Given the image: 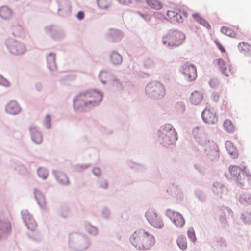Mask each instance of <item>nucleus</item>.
I'll list each match as a JSON object with an SVG mask.
<instances>
[{"label": "nucleus", "instance_id": "f257e3e1", "mask_svg": "<svg viewBox=\"0 0 251 251\" xmlns=\"http://www.w3.org/2000/svg\"><path fill=\"white\" fill-rule=\"evenodd\" d=\"M103 99V93L96 89L82 91L73 98V107L76 112H87L99 105Z\"/></svg>", "mask_w": 251, "mask_h": 251}, {"label": "nucleus", "instance_id": "f03ea898", "mask_svg": "<svg viewBox=\"0 0 251 251\" xmlns=\"http://www.w3.org/2000/svg\"><path fill=\"white\" fill-rule=\"evenodd\" d=\"M129 241L136 249L146 250L150 249L155 242L154 236L145 230H139L131 235Z\"/></svg>", "mask_w": 251, "mask_h": 251}, {"label": "nucleus", "instance_id": "7ed1b4c3", "mask_svg": "<svg viewBox=\"0 0 251 251\" xmlns=\"http://www.w3.org/2000/svg\"><path fill=\"white\" fill-rule=\"evenodd\" d=\"M68 244L69 248L75 251L87 250L91 246L90 238L81 232H72L68 235Z\"/></svg>", "mask_w": 251, "mask_h": 251}, {"label": "nucleus", "instance_id": "20e7f679", "mask_svg": "<svg viewBox=\"0 0 251 251\" xmlns=\"http://www.w3.org/2000/svg\"><path fill=\"white\" fill-rule=\"evenodd\" d=\"M157 134L158 142L166 147L174 145L178 139L176 131L170 124L162 125L158 130Z\"/></svg>", "mask_w": 251, "mask_h": 251}, {"label": "nucleus", "instance_id": "39448f33", "mask_svg": "<svg viewBox=\"0 0 251 251\" xmlns=\"http://www.w3.org/2000/svg\"><path fill=\"white\" fill-rule=\"evenodd\" d=\"M185 35L182 31L172 29L168 31L167 33L162 37L163 44L167 48L174 49L181 45L185 41Z\"/></svg>", "mask_w": 251, "mask_h": 251}, {"label": "nucleus", "instance_id": "423d86ee", "mask_svg": "<svg viewBox=\"0 0 251 251\" xmlns=\"http://www.w3.org/2000/svg\"><path fill=\"white\" fill-rule=\"evenodd\" d=\"M4 45L9 53L15 56L23 55L27 51L26 46L24 42L13 38L6 39Z\"/></svg>", "mask_w": 251, "mask_h": 251}, {"label": "nucleus", "instance_id": "0eeeda50", "mask_svg": "<svg viewBox=\"0 0 251 251\" xmlns=\"http://www.w3.org/2000/svg\"><path fill=\"white\" fill-rule=\"evenodd\" d=\"M145 92L149 97L157 100L163 98L165 95L164 86L158 81L148 83L145 88Z\"/></svg>", "mask_w": 251, "mask_h": 251}, {"label": "nucleus", "instance_id": "6e6552de", "mask_svg": "<svg viewBox=\"0 0 251 251\" xmlns=\"http://www.w3.org/2000/svg\"><path fill=\"white\" fill-rule=\"evenodd\" d=\"M205 147L204 152L207 157L206 163L212 164L219 160V150L217 145L213 141H208Z\"/></svg>", "mask_w": 251, "mask_h": 251}, {"label": "nucleus", "instance_id": "1a4fd4ad", "mask_svg": "<svg viewBox=\"0 0 251 251\" xmlns=\"http://www.w3.org/2000/svg\"><path fill=\"white\" fill-rule=\"evenodd\" d=\"M44 31L48 36L55 41H62L66 36V33L63 28L56 25L45 26Z\"/></svg>", "mask_w": 251, "mask_h": 251}, {"label": "nucleus", "instance_id": "9d476101", "mask_svg": "<svg viewBox=\"0 0 251 251\" xmlns=\"http://www.w3.org/2000/svg\"><path fill=\"white\" fill-rule=\"evenodd\" d=\"M179 71L188 82H192L197 78L196 67L190 62L187 61L181 64L179 68Z\"/></svg>", "mask_w": 251, "mask_h": 251}, {"label": "nucleus", "instance_id": "9b49d317", "mask_svg": "<svg viewBox=\"0 0 251 251\" xmlns=\"http://www.w3.org/2000/svg\"><path fill=\"white\" fill-rule=\"evenodd\" d=\"M145 217L149 223L153 227L161 229L164 226V223L161 217L157 214L155 210L148 209L145 213Z\"/></svg>", "mask_w": 251, "mask_h": 251}, {"label": "nucleus", "instance_id": "f8f14e48", "mask_svg": "<svg viewBox=\"0 0 251 251\" xmlns=\"http://www.w3.org/2000/svg\"><path fill=\"white\" fill-rule=\"evenodd\" d=\"M57 5V13L61 17H66L71 15L72 7L69 0H56Z\"/></svg>", "mask_w": 251, "mask_h": 251}, {"label": "nucleus", "instance_id": "ddd939ff", "mask_svg": "<svg viewBox=\"0 0 251 251\" xmlns=\"http://www.w3.org/2000/svg\"><path fill=\"white\" fill-rule=\"evenodd\" d=\"M192 134L197 142L202 146L206 145L208 141H211L207 139L204 129L202 127L197 126L194 128Z\"/></svg>", "mask_w": 251, "mask_h": 251}, {"label": "nucleus", "instance_id": "4468645a", "mask_svg": "<svg viewBox=\"0 0 251 251\" xmlns=\"http://www.w3.org/2000/svg\"><path fill=\"white\" fill-rule=\"evenodd\" d=\"M21 215L22 218L26 227L31 231H34L37 225L33 218L32 215L27 210H22Z\"/></svg>", "mask_w": 251, "mask_h": 251}, {"label": "nucleus", "instance_id": "2eb2a0df", "mask_svg": "<svg viewBox=\"0 0 251 251\" xmlns=\"http://www.w3.org/2000/svg\"><path fill=\"white\" fill-rule=\"evenodd\" d=\"M229 171L237 183L242 187L244 184V176L243 174H241L242 167L230 166L229 167Z\"/></svg>", "mask_w": 251, "mask_h": 251}, {"label": "nucleus", "instance_id": "dca6fc26", "mask_svg": "<svg viewBox=\"0 0 251 251\" xmlns=\"http://www.w3.org/2000/svg\"><path fill=\"white\" fill-rule=\"evenodd\" d=\"M11 226L8 219H0V240L6 238L10 235Z\"/></svg>", "mask_w": 251, "mask_h": 251}, {"label": "nucleus", "instance_id": "f3484780", "mask_svg": "<svg viewBox=\"0 0 251 251\" xmlns=\"http://www.w3.org/2000/svg\"><path fill=\"white\" fill-rule=\"evenodd\" d=\"M32 141L37 144H41L43 142V134L40 128L35 125L30 126L29 128Z\"/></svg>", "mask_w": 251, "mask_h": 251}, {"label": "nucleus", "instance_id": "a211bd4d", "mask_svg": "<svg viewBox=\"0 0 251 251\" xmlns=\"http://www.w3.org/2000/svg\"><path fill=\"white\" fill-rule=\"evenodd\" d=\"M5 112L9 115H17L22 111V108L15 100H10L5 106Z\"/></svg>", "mask_w": 251, "mask_h": 251}, {"label": "nucleus", "instance_id": "6ab92c4d", "mask_svg": "<svg viewBox=\"0 0 251 251\" xmlns=\"http://www.w3.org/2000/svg\"><path fill=\"white\" fill-rule=\"evenodd\" d=\"M211 190L213 195L217 199H221L223 194L227 190L226 186L223 183L218 181L213 182Z\"/></svg>", "mask_w": 251, "mask_h": 251}, {"label": "nucleus", "instance_id": "aec40b11", "mask_svg": "<svg viewBox=\"0 0 251 251\" xmlns=\"http://www.w3.org/2000/svg\"><path fill=\"white\" fill-rule=\"evenodd\" d=\"M203 121L207 124H214L218 121V118L214 112L210 109H205L201 113Z\"/></svg>", "mask_w": 251, "mask_h": 251}, {"label": "nucleus", "instance_id": "412c9836", "mask_svg": "<svg viewBox=\"0 0 251 251\" xmlns=\"http://www.w3.org/2000/svg\"><path fill=\"white\" fill-rule=\"evenodd\" d=\"M114 75L109 69H104L101 70L98 74V79L103 84L105 85L109 83Z\"/></svg>", "mask_w": 251, "mask_h": 251}, {"label": "nucleus", "instance_id": "4be33fe9", "mask_svg": "<svg viewBox=\"0 0 251 251\" xmlns=\"http://www.w3.org/2000/svg\"><path fill=\"white\" fill-rule=\"evenodd\" d=\"M47 66L48 70L51 73H54L57 70L56 62V54L53 52H50L46 54Z\"/></svg>", "mask_w": 251, "mask_h": 251}, {"label": "nucleus", "instance_id": "5701e85b", "mask_svg": "<svg viewBox=\"0 0 251 251\" xmlns=\"http://www.w3.org/2000/svg\"><path fill=\"white\" fill-rule=\"evenodd\" d=\"M106 37L111 42H119L123 37L122 32L117 29H109L106 33Z\"/></svg>", "mask_w": 251, "mask_h": 251}, {"label": "nucleus", "instance_id": "b1692460", "mask_svg": "<svg viewBox=\"0 0 251 251\" xmlns=\"http://www.w3.org/2000/svg\"><path fill=\"white\" fill-rule=\"evenodd\" d=\"M52 174L57 182L63 186L68 185L70 183L69 178L67 175L63 172L59 170L52 171Z\"/></svg>", "mask_w": 251, "mask_h": 251}, {"label": "nucleus", "instance_id": "393cba45", "mask_svg": "<svg viewBox=\"0 0 251 251\" xmlns=\"http://www.w3.org/2000/svg\"><path fill=\"white\" fill-rule=\"evenodd\" d=\"M127 166L133 171L143 173L146 171L147 166L145 164L139 163L129 160L127 162Z\"/></svg>", "mask_w": 251, "mask_h": 251}, {"label": "nucleus", "instance_id": "a878e982", "mask_svg": "<svg viewBox=\"0 0 251 251\" xmlns=\"http://www.w3.org/2000/svg\"><path fill=\"white\" fill-rule=\"evenodd\" d=\"M34 194L37 203L41 208L45 209L46 208L45 198L43 193L38 189H34Z\"/></svg>", "mask_w": 251, "mask_h": 251}, {"label": "nucleus", "instance_id": "bb28decb", "mask_svg": "<svg viewBox=\"0 0 251 251\" xmlns=\"http://www.w3.org/2000/svg\"><path fill=\"white\" fill-rule=\"evenodd\" d=\"M109 59L111 64L115 66H119L123 61L122 55L116 51H113L110 53Z\"/></svg>", "mask_w": 251, "mask_h": 251}, {"label": "nucleus", "instance_id": "cd10ccee", "mask_svg": "<svg viewBox=\"0 0 251 251\" xmlns=\"http://www.w3.org/2000/svg\"><path fill=\"white\" fill-rule=\"evenodd\" d=\"M218 65L222 73L226 76H228V72H231L230 67L226 64L223 59L219 58L217 60Z\"/></svg>", "mask_w": 251, "mask_h": 251}, {"label": "nucleus", "instance_id": "c85d7f7f", "mask_svg": "<svg viewBox=\"0 0 251 251\" xmlns=\"http://www.w3.org/2000/svg\"><path fill=\"white\" fill-rule=\"evenodd\" d=\"M13 11L11 8L7 6L0 7V17L5 20L9 19L12 17Z\"/></svg>", "mask_w": 251, "mask_h": 251}, {"label": "nucleus", "instance_id": "c756f323", "mask_svg": "<svg viewBox=\"0 0 251 251\" xmlns=\"http://www.w3.org/2000/svg\"><path fill=\"white\" fill-rule=\"evenodd\" d=\"M202 99V94L197 91H195L191 94L190 100L192 104L198 105L201 101Z\"/></svg>", "mask_w": 251, "mask_h": 251}, {"label": "nucleus", "instance_id": "7c9ffc66", "mask_svg": "<svg viewBox=\"0 0 251 251\" xmlns=\"http://www.w3.org/2000/svg\"><path fill=\"white\" fill-rule=\"evenodd\" d=\"M194 19L201 25H202L207 29H211V25L209 23L204 19L202 18L199 14L194 13L192 14Z\"/></svg>", "mask_w": 251, "mask_h": 251}, {"label": "nucleus", "instance_id": "2f4dec72", "mask_svg": "<svg viewBox=\"0 0 251 251\" xmlns=\"http://www.w3.org/2000/svg\"><path fill=\"white\" fill-rule=\"evenodd\" d=\"M238 47L241 53H244L246 56H251V46L248 43L246 42L240 43Z\"/></svg>", "mask_w": 251, "mask_h": 251}, {"label": "nucleus", "instance_id": "473e14b6", "mask_svg": "<svg viewBox=\"0 0 251 251\" xmlns=\"http://www.w3.org/2000/svg\"><path fill=\"white\" fill-rule=\"evenodd\" d=\"M225 148L231 157L236 158L237 157L236 149L230 141H227L225 142Z\"/></svg>", "mask_w": 251, "mask_h": 251}, {"label": "nucleus", "instance_id": "72a5a7b5", "mask_svg": "<svg viewBox=\"0 0 251 251\" xmlns=\"http://www.w3.org/2000/svg\"><path fill=\"white\" fill-rule=\"evenodd\" d=\"M84 228L88 233L93 236H96L98 234L99 231L98 228L96 226L91 225L90 223H85Z\"/></svg>", "mask_w": 251, "mask_h": 251}, {"label": "nucleus", "instance_id": "f704fd0d", "mask_svg": "<svg viewBox=\"0 0 251 251\" xmlns=\"http://www.w3.org/2000/svg\"><path fill=\"white\" fill-rule=\"evenodd\" d=\"M11 163L14 169L18 171L20 173L24 174L27 172V169L26 167L21 163V162L19 161L16 160H12L11 161Z\"/></svg>", "mask_w": 251, "mask_h": 251}, {"label": "nucleus", "instance_id": "c9c22d12", "mask_svg": "<svg viewBox=\"0 0 251 251\" xmlns=\"http://www.w3.org/2000/svg\"><path fill=\"white\" fill-rule=\"evenodd\" d=\"M239 202L243 204L248 205L251 204V194L249 193H243L239 198Z\"/></svg>", "mask_w": 251, "mask_h": 251}, {"label": "nucleus", "instance_id": "e433bc0d", "mask_svg": "<svg viewBox=\"0 0 251 251\" xmlns=\"http://www.w3.org/2000/svg\"><path fill=\"white\" fill-rule=\"evenodd\" d=\"M195 197L201 203H205L207 200L206 194L200 189H197L194 191Z\"/></svg>", "mask_w": 251, "mask_h": 251}, {"label": "nucleus", "instance_id": "4c0bfd02", "mask_svg": "<svg viewBox=\"0 0 251 251\" xmlns=\"http://www.w3.org/2000/svg\"><path fill=\"white\" fill-rule=\"evenodd\" d=\"M172 221L177 227H182L185 224L183 217L178 212Z\"/></svg>", "mask_w": 251, "mask_h": 251}, {"label": "nucleus", "instance_id": "58836bf2", "mask_svg": "<svg viewBox=\"0 0 251 251\" xmlns=\"http://www.w3.org/2000/svg\"><path fill=\"white\" fill-rule=\"evenodd\" d=\"M176 244L181 250H185L187 247L186 237L183 235H179L177 238Z\"/></svg>", "mask_w": 251, "mask_h": 251}, {"label": "nucleus", "instance_id": "ea45409f", "mask_svg": "<svg viewBox=\"0 0 251 251\" xmlns=\"http://www.w3.org/2000/svg\"><path fill=\"white\" fill-rule=\"evenodd\" d=\"M23 27L18 24H15L12 26V34L15 37H20L23 33Z\"/></svg>", "mask_w": 251, "mask_h": 251}, {"label": "nucleus", "instance_id": "a19ab883", "mask_svg": "<svg viewBox=\"0 0 251 251\" xmlns=\"http://www.w3.org/2000/svg\"><path fill=\"white\" fill-rule=\"evenodd\" d=\"M59 215L64 219L68 218L70 213V208L68 206H62L58 209Z\"/></svg>", "mask_w": 251, "mask_h": 251}, {"label": "nucleus", "instance_id": "79ce46f5", "mask_svg": "<svg viewBox=\"0 0 251 251\" xmlns=\"http://www.w3.org/2000/svg\"><path fill=\"white\" fill-rule=\"evenodd\" d=\"M109 83H110L117 90H122L123 88V84L120 80L118 79L115 75Z\"/></svg>", "mask_w": 251, "mask_h": 251}, {"label": "nucleus", "instance_id": "37998d69", "mask_svg": "<svg viewBox=\"0 0 251 251\" xmlns=\"http://www.w3.org/2000/svg\"><path fill=\"white\" fill-rule=\"evenodd\" d=\"M194 167L201 175H203L206 173V167L202 162L195 163Z\"/></svg>", "mask_w": 251, "mask_h": 251}, {"label": "nucleus", "instance_id": "c03bdc74", "mask_svg": "<svg viewBox=\"0 0 251 251\" xmlns=\"http://www.w3.org/2000/svg\"><path fill=\"white\" fill-rule=\"evenodd\" d=\"M146 1L151 8L158 10L162 8V5L158 0H146Z\"/></svg>", "mask_w": 251, "mask_h": 251}, {"label": "nucleus", "instance_id": "a18cd8bd", "mask_svg": "<svg viewBox=\"0 0 251 251\" xmlns=\"http://www.w3.org/2000/svg\"><path fill=\"white\" fill-rule=\"evenodd\" d=\"M223 126L225 130L228 133H231L234 131V126L231 121L229 120H226L224 122Z\"/></svg>", "mask_w": 251, "mask_h": 251}, {"label": "nucleus", "instance_id": "49530a36", "mask_svg": "<svg viewBox=\"0 0 251 251\" xmlns=\"http://www.w3.org/2000/svg\"><path fill=\"white\" fill-rule=\"evenodd\" d=\"M155 62L151 58H146L143 61V66L146 69H152L155 67Z\"/></svg>", "mask_w": 251, "mask_h": 251}, {"label": "nucleus", "instance_id": "de8ad7c7", "mask_svg": "<svg viewBox=\"0 0 251 251\" xmlns=\"http://www.w3.org/2000/svg\"><path fill=\"white\" fill-rule=\"evenodd\" d=\"M221 32L223 34L230 37H234L236 35V33L234 31L226 26H222L221 28Z\"/></svg>", "mask_w": 251, "mask_h": 251}, {"label": "nucleus", "instance_id": "09e8293b", "mask_svg": "<svg viewBox=\"0 0 251 251\" xmlns=\"http://www.w3.org/2000/svg\"><path fill=\"white\" fill-rule=\"evenodd\" d=\"M48 171L45 167H40L37 170V174L39 177L45 179L48 176Z\"/></svg>", "mask_w": 251, "mask_h": 251}, {"label": "nucleus", "instance_id": "8fccbe9b", "mask_svg": "<svg viewBox=\"0 0 251 251\" xmlns=\"http://www.w3.org/2000/svg\"><path fill=\"white\" fill-rule=\"evenodd\" d=\"M101 217L104 219H109L111 216L110 209L106 206L103 207L101 210Z\"/></svg>", "mask_w": 251, "mask_h": 251}, {"label": "nucleus", "instance_id": "3c124183", "mask_svg": "<svg viewBox=\"0 0 251 251\" xmlns=\"http://www.w3.org/2000/svg\"><path fill=\"white\" fill-rule=\"evenodd\" d=\"M241 218L245 223H249L251 222V211H246L241 215Z\"/></svg>", "mask_w": 251, "mask_h": 251}, {"label": "nucleus", "instance_id": "603ef678", "mask_svg": "<svg viewBox=\"0 0 251 251\" xmlns=\"http://www.w3.org/2000/svg\"><path fill=\"white\" fill-rule=\"evenodd\" d=\"M214 241L216 243V245L220 247H226L227 246V243L223 237H215Z\"/></svg>", "mask_w": 251, "mask_h": 251}, {"label": "nucleus", "instance_id": "864d4df0", "mask_svg": "<svg viewBox=\"0 0 251 251\" xmlns=\"http://www.w3.org/2000/svg\"><path fill=\"white\" fill-rule=\"evenodd\" d=\"M175 109L177 113H182L185 110V105L182 101L177 102L175 104Z\"/></svg>", "mask_w": 251, "mask_h": 251}, {"label": "nucleus", "instance_id": "5fc2aeb1", "mask_svg": "<svg viewBox=\"0 0 251 251\" xmlns=\"http://www.w3.org/2000/svg\"><path fill=\"white\" fill-rule=\"evenodd\" d=\"M187 236L189 239L193 243L196 241L195 232L193 228L191 227L187 231Z\"/></svg>", "mask_w": 251, "mask_h": 251}, {"label": "nucleus", "instance_id": "6e6d98bb", "mask_svg": "<svg viewBox=\"0 0 251 251\" xmlns=\"http://www.w3.org/2000/svg\"><path fill=\"white\" fill-rule=\"evenodd\" d=\"M10 82L1 74H0V85L5 88H9L10 86Z\"/></svg>", "mask_w": 251, "mask_h": 251}, {"label": "nucleus", "instance_id": "4d7b16f0", "mask_svg": "<svg viewBox=\"0 0 251 251\" xmlns=\"http://www.w3.org/2000/svg\"><path fill=\"white\" fill-rule=\"evenodd\" d=\"M98 186L104 190H106L108 187V184L107 181L103 179H100L98 180L97 182Z\"/></svg>", "mask_w": 251, "mask_h": 251}, {"label": "nucleus", "instance_id": "13d9d810", "mask_svg": "<svg viewBox=\"0 0 251 251\" xmlns=\"http://www.w3.org/2000/svg\"><path fill=\"white\" fill-rule=\"evenodd\" d=\"M178 213L177 212H176L175 211H172L169 209H167L165 211V215L171 220L172 221L176 216V214Z\"/></svg>", "mask_w": 251, "mask_h": 251}, {"label": "nucleus", "instance_id": "bf43d9fd", "mask_svg": "<svg viewBox=\"0 0 251 251\" xmlns=\"http://www.w3.org/2000/svg\"><path fill=\"white\" fill-rule=\"evenodd\" d=\"M44 126L48 129L51 128V117L49 114L47 115L45 117Z\"/></svg>", "mask_w": 251, "mask_h": 251}, {"label": "nucleus", "instance_id": "052dcab7", "mask_svg": "<svg viewBox=\"0 0 251 251\" xmlns=\"http://www.w3.org/2000/svg\"><path fill=\"white\" fill-rule=\"evenodd\" d=\"M98 6L101 9H107L108 6L106 0H97Z\"/></svg>", "mask_w": 251, "mask_h": 251}, {"label": "nucleus", "instance_id": "680f3d73", "mask_svg": "<svg viewBox=\"0 0 251 251\" xmlns=\"http://www.w3.org/2000/svg\"><path fill=\"white\" fill-rule=\"evenodd\" d=\"M134 74L136 76L142 78H146L149 76V74L144 73L142 71H135L134 72Z\"/></svg>", "mask_w": 251, "mask_h": 251}, {"label": "nucleus", "instance_id": "e2e57ef3", "mask_svg": "<svg viewBox=\"0 0 251 251\" xmlns=\"http://www.w3.org/2000/svg\"><path fill=\"white\" fill-rule=\"evenodd\" d=\"M209 84L211 87L213 88H215L219 84V81L217 78H212L209 81Z\"/></svg>", "mask_w": 251, "mask_h": 251}, {"label": "nucleus", "instance_id": "0e129e2a", "mask_svg": "<svg viewBox=\"0 0 251 251\" xmlns=\"http://www.w3.org/2000/svg\"><path fill=\"white\" fill-rule=\"evenodd\" d=\"M89 166V164H77L75 166V168L77 171L80 172L87 168Z\"/></svg>", "mask_w": 251, "mask_h": 251}, {"label": "nucleus", "instance_id": "69168bd1", "mask_svg": "<svg viewBox=\"0 0 251 251\" xmlns=\"http://www.w3.org/2000/svg\"><path fill=\"white\" fill-rule=\"evenodd\" d=\"M137 13L142 17L146 22H149L151 19V16L147 13H142L140 11H137Z\"/></svg>", "mask_w": 251, "mask_h": 251}, {"label": "nucleus", "instance_id": "338daca9", "mask_svg": "<svg viewBox=\"0 0 251 251\" xmlns=\"http://www.w3.org/2000/svg\"><path fill=\"white\" fill-rule=\"evenodd\" d=\"M177 12L174 11H168L167 12V16L172 21H174V18L175 16L176 15Z\"/></svg>", "mask_w": 251, "mask_h": 251}, {"label": "nucleus", "instance_id": "774afa93", "mask_svg": "<svg viewBox=\"0 0 251 251\" xmlns=\"http://www.w3.org/2000/svg\"><path fill=\"white\" fill-rule=\"evenodd\" d=\"M241 173L242 174H243L244 177V175H245L246 176L251 177V171H250L249 170H247L245 166H244L243 167H242Z\"/></svg>", "mask_w": 251, "mask_h": 251}]
</instances>
